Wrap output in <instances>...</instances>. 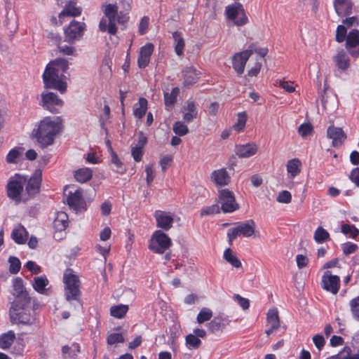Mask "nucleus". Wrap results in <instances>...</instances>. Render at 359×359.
Segmentation results:
<instances>
[{
  "label": "nucleus",
  "instance_id": "1",
  "mask_svg": "<svg viewBox=\"0 0 359 359\" xmlns=\"http://www.w3.org/2000/svg\"><path fill=\"white\" fill-rule=\"evenodd\" d=\"M63 129L62 118L60 116L52 120L50 117L44 118L36 129L32 133V137L36 138L42 148L47 147L54 142L55 137Z\"/></svg>",
  "mask_w": 359,
  "mask_h": 359
},
{
  "label": "nucleus",
  "instance_id": "16",
  "mask_svg": "<svg viewBox=\"0 0 359 359\" xmlns=\"http://www.w3.org/2000/svg\"><path fill=\"white\" fill-rule=\"evenodd\" d=\"M69 206L76 212L84 210L86 209V202L82 196L81 189L76 190L74 193H70L67 198Z\"/></svg>",
  "mask_w": 359,
  "mask_h": 359
},
{
  "label": "nucleus",
  "instance_id": "45",
  "mask_svg": "<svg viewBox=\"0 0 359 359\" xmlns=\"http://www.w3.org/2000/svg\"><path fill=\"white\" fill-rule=\"evenodd\" d=\"M173 132L179 136H184L189 133L188 127L182 121H176L173 124Z\"/></svg>",
  "mask_w": 359,
  "mask_h": 359
},
{
  "label": "nucleus",
  "instance_id": "3",
  "mask_svg": "<svg viewBox=\"0 0 359 359\" xmlns=\"http://www.w3.org/2000/svg\"><path fill=\"white\" fill-rule=\"evenodd\" d=\"M64 281L65 283V296L67 301L72 299L79 302L82 306L80 301L81 291L79 290V277L72 273V270L70 269H67L64 274Z\"/></svg>",
  "mask_w": 359,
  "mask_h": 359
},
{
  "label": "nucleus",
  "instance_id": "57",
  "mask_svg": "<svg viewBox=\"0 0 359 359\" xmlns=\"http://www.w3.org/2000/svg\"><path fill=\"white\" fill-rule=\"evenodd\" d=\"M145 172L147 173V178H146L147 184L148 186H149L151 184V183L152 182V181L154 180V177H155L154 170L153 168V164L147 165L145 167Z\"/></svg>",
  "mask_w": 359,
  "mask_h": 359
},
{
  "label": "nucleus",
  "instance_id": "37",
  "mask_svg": "<svg viewBox=\"0 0 359 359\" xmlns=\"http://www.w3.org/2000/svg\"><path fill=\"white\" fill-rule=\"evenodd\" d=\"M313 238L317 243H323L330 240V233L322 226H318L314 232Z\"/></svg>",
  "mask_w": 359,
  "mask_h": 359
},
{
  "label": "nucleus",
  "instance_id": "41",
  "mask_svg": "<svg viewBox=\"0 0 359 359\" xmlns=\"http://www.w3.org/2000/svg\"><path fill=\"white\" fill-rule=\"evenodd\" d=\"M147 100L144 97L139 99V107L134 109V115L138 118H142L146 114L147 110Z\"/></svg>",
  "mask_w": 359,
  "mask_h": 359
},
{
  "label": "nucleus",
  "instance_id": "50",
  "mask_svg": "<svg viewBox=\"0 0 359 359\" xmlns=\"http://www.w3.org/2000/svg\"><path fill=\"white\" fill-rule=\"evenodd\" d=\"M10 263L9 271L12 274H16L19 272L21 266V263L18 258L11 257L8 259Z\"/></svg>",
  "mask_w": 359,
  "mask_h": 359
},
{
  "label": "nucleus",
  "instance_id": "53",
  "mask_svg": "<svg viewBox=\"0 0 359 359\" xmlns=\"http://www.w3.org/2000/svg\"><path fill=\"white\" fill-rule=\"evenodd\" d=\"M358 248V246L351 242H346L341 245V249L344 255H348L355 252Z\"/></svg>",
  "mask_w": 359,
  "mask_h": 359
},
{
  "label": "nucleus",
  "instance_id": "24",
  "mask_svg": "<svg viewBox=\"0 0 359 359\" xmlns=\"http://www.w3.org/2000/svg\"><path fill=\"white\" fill-rule=\"evenodd\" d=\"M76 0H70L68 1L65 5V8L59 14L60 20L66 16L76 17L80 15L81 8L80 7H76Z\"/></svg>",
  "mask_w": 359,
  "mask_h": 359
},
{
  "label": "nucleus",
  "instance_id": "9",
  "mask_svg": "<svg viewBox=\"0 0 359 359\" xmlns=\"http://www.w3.org/2000/svg\"><path fill=\"white\" fill-rule=\"evenodd\" d=\"M86 29L84 22L72 20L69 26L65 29V41L73 43L75 41L80 39Z\"/></svg>",
  "mask_w": 359,
  "mask_h": 359
},
{
  "label": "nucleus",
  "instance_id": "11",
  "mask_svg": "<svg viewBox=\"0 0 359 359\" xmlns=\"http://www.w3.org/2000/svg\"><path fill=\"white\" fill-rule=\"evenodd\" d=\"M41 101L40 104L51 113H58L57 107H62L63 102L53 93H43L41 95Z\"/></svg>",
  "mask_w": 359,
  "mask_h": 359
},
{
  "label": "nucleus",
  "instance_id": "59",
  "mask_svg": "<svg viewBox=\"0 0 359 359\" xmlns=\"http://www.w3.org/2000/svg\"><path fill=\"white\" fill-rule=\"evenodd\" d=\"M131 154L136 162H139L141 161L142 155H143V148L140 147H133L131 149Z\"/></svg>",
  "mask_w": 359,
  "mask_h": 359
},
{
  "label": "nucleus",
  "instance_id": "64",
  "mask_svg": "<svg viewBox=\"0 0 359 359\" xmlns=\"http://www.w3.org/2000/svg\"><path fill=\"white\" fill-rule=\"evenodd\" d=\"M351 180L359 187V167L354 168L350 175Z\"/></svg>",
  "mask_w": 359,
  "mask_h": 359
},
{
  "label": "nucleus",
  "instance_id": "36",
  "mask_svg": "<svg viewBox=\"0 0 359 359\" xmlns=\"http://www.w3.org/2000/svg\"><path fill=\"white\" fill-rule=\"evenodd\" d=\"M74 177L79 182H86L92 178V170L87 168L79 169L75 172Z\"/></svg>",
  "mask_w": 359,
  "mask_h": 359
},
{
  "label": "nucleus",
  "instance_id": "31",
  "mask_svg": "<svg viewBox=\"0 0 359 359\" xmlns=\"http://www.w3.org/2000/svg\"><path fill=\"white\" fill-rule=\"evenodd\" d=\"M68 225V215L64 212H60L53 222L54 228L57 231L65 230Z\"/></svg>",
  "mask_w": 359,
  "mask_h": 359
},
{
  "label": "nucleus",
  "instance_id": "26",
  "mask_svg": "<svg viewBox=\"0 0 359 359\" xmlns=\"http://www.w3.org/2000/svg\"><path fill=\"white\" fill-rule=\"evenodd\" d=\"M334 61L336 66L342 70L347 69L350 66L349 57L343 49H340L337 51V55L334 57Z\"/></svg>",
  "mask_w": 359,
  "mask_h": 359
},
{
  "label": "nucleus",
  "instance_id": "52",
  "mask_svg": "<svg viewBox=\"0 0 359 359\" xmlns=\"http://www.w3.org/2000/svg\"><path fill=\"white\" fill-rule=\"evenodd\" d=\"M125 339L122 334L120 333H112L110 334L107 339V342L109 345H114L116 343H123Z\"/></svg>",
  "mask_w": 359,
  "mask_h": 359
},
{
  "label": "nucleus",
  "instance_id": "56",
  "mask_svg": "<svg viewBox=\"0 0 359 359\" xmlns=\"http://www.w3.org/2000/svg\"><path fill=\"white\" fill-rule=\"evenodd\" d=\"M343 25H344L346 28L351 27L353 26H358L359 25V18L357 16H352L346 18L342 20Z\"/></svg>",
  "mask_w": 359,
  "mask_h": 359
},
{
  "label": "nucleus",
  "instance_id": "62",
  "mask_svg": "<svg viewBox=\"0 0 359 359\" xmlns=\"http://www.w3.org/2000/svg\"><path fill=\"white\" fill-rule=\"evenodd\" d=\"M297 265L299 269L306 267L309 263V259L303 255H297L296 257Z\"/></svg>",
  "mask_w": 359,
  "mask_h": 359
},
{
  "label": "nucleus",
  "instance_id": "13",
  "mask_svg": "<svg viewBox=\"0 0 359 359\" xmlns=\"http://www.w3.org/2000/svg\"><path fill=\"white\" fill-rule=\"evenodd\" d=\"M321 286L324 290L336 294L339 290L340 278L337 275H332L330 271H327L322 277Z\"/></svg>",
  "mask_w": 359,
  "mask_h": 359
},
{
  "label": "nucleus",
  "instance_id": "12",
  "mask_svg": "<svg viewBox=\"0 0 359 359\" xmlns=\"http://www.w3.org/2000/svg\"><path fill=\"white\" fill-rule=\"evenodd\" d=\"M226 13L228 18L234 21L238 26L245 24V11L241 4L235 3L226 7Z\"/></svg>",
  "mask_w": 359,
  "mask_h": 359
},
{
  "label": "nucleus",
  "instance_id": "15",
  "mask_svg": "<svg viewBox=\"0 0 359 359\" xmlns=\"http://www.w3.org/2000/svg\"><path fill=\"white\" fill-rule=\"evenodd\" d=\"M327 136L332 140V146L338 147L341 146L346 139V135L341 128L333 126H330L327 130Z\"/></svg>",
  "mask_w": 359,
  "mask_h": 359
},
{
  "label": "nucleus",
  "instance_id": "17",
  "mask_svg": "<svg viewBox=\"0 0 359 359\" xmlns=\"http://www.w3.org/2000/svg\"><path fill=\"white\" fill-rule=\"evenodd\" d=\"M333 6L338 16L345 17L352 13L353 4L351 0H333Z\"/></svg>",
  "mask_w": 359,
  "mask_h": 359
},
{
  "label": "nucleus",
  "instance_id": "35",
  "mask_svg": "<svg viewBox=\"0 0 359 359\" xmlns=\"http://www.w3.org/2000/svg\"><path fill=\"white\" fill-rule=\"evenodd\" d=\"M172 37L175 43V50L177 55L179 56L182 55L185 43L182 34L179 32H175L172 33Z\"/></svg>",
  "mask_w": 359,
  "mask_h": 359
},
{
  "label": "nucleus",
  "instance_id": "5",
  "mask_svg": "<svg viewBox=\"0 0 359 359\" xmlns=\"http://www.w3.org/2000/svg\"><path fill=\"white\" fill-rule=\"evenodd\" d=\"M65 76L62 74H58L46 66L43 75V80L46 88H53L63 93L67 90V83L63 81Z\"/></svg>",
  "mask_w": 359,
  "mask_h": 359
},
{
  "label": "nucleus",
  "instance_id": "25",
  "mask_svg": "<svg viewBox=\"0 0 359 359\" xmlns=\"http://www.w3.org/2000/svg\"><path fill=\"white\" fill-rule=\"evenodd\" d=\"M184 77V86L189 88L196 83L198 79L199 74L194 67H189L184 69L182 72Z\"/></svg>",
  "mask_w": 359,
  "mask_h": 359
},
{
  "label": "nucleus",
  "instance_id": "6",
  "mask_svg": "<svg viewBox=\"0 0 359 359\" xmlns=\"http://www.w3.org/2000/svg\"><path fill=\"white\" fill-rule=\"evenodd\" d=\"M172 245L169 236L161 230L156 231L152 235L149 248L155 253L163 254Z\"/></svg>",
  "mask_w": 359,
  "mask_h": 359
},
{
  "label": "nucleus",
  "instance_id": "44",
  "mask_svg": "<svg viewBox=\"0 0 359 359\" xmlns=\"http://www.w3.org/2000/svg\"><path fill=\"white\" fill-rule=\"evenodd\" d=\"M212 317V311L208 308H203L197 316V323L202 324Z\"/></svg>",
  "mask_w": 359,
  "mask_h": 359
},
{
  "label": "nucleus",
  "instance_id": "7",
  "mask_svg": "<svg viewBox=\"0 0 359 359\" xmlns=\"http://www.w3.org/2000/svg\"><path fill=\"white\" fill-rule=\"evenodd\" d=\"M27 181V178L25 176L19 174H16L14 177H11L7 184V195L8 198L17 203H20L24 184Z\"/></svg>",
  "mask_w": 359,
  "mask_h": 359
},
{
  "label": "nucleus",
  "instance_id": "29",
  "mask_svg": "<svg viewBox=\"0 0 359 359\" xmlns=\"http://www.w3.org/2000/svg\"><path fill=\"white\" fill-rule=\"evenodd\" d=\"M240 236H247V224L238 225L235 228L230 229L228 231L227 236L229 238V245L232 244V241L233 239Z\"/></svg>",
  "mask_w": 359,
  "mask_h": 359
},
{
  "label": "nucleus",
  "instance_id": "42",
  "mask_svg": "<svg viewBox=\"0 0 359 359\" xmlns=\"http://www.w3.org/2000/svg\"><path fill=\"white\" fill-rule=\"evenodd\" d=\"M23 148L17 147L11 149L6 156V161L8 163H16L18 159L22 156Z\"/></svg>",
  "mask_w": 359,
  "mask_h": 359
},
{
  "label": "nucleus",
  "instance_id": "4",
  "mask_svg": "<svg viewBox=\"0 0 359 359\" xmlns=\"http://www.w3.org/2000/svg\"><path fill=\"white\" fill-rule=\"evenodd\" d=\"M105 18H102L99 24V28L102 32L107 30L111 34L117 32L116 25V16L118 14V6L116 4H107L103 10Z\"/></svg>",
  "mask_w": 359,
  "mask_h": 359
},
{
  "label": "nucleus",
  "instance_id": "40",
  "mask_svg": "<svg viewBox=\"0 0 359 359\" xmlns=\"http://www.w3.org/2000/svg\"><path fill=\"white\" fill-rule=\"evenodd\" d=\"M224 258L234 267L239 268L241 266V261L233 254L231 248H227L224 251Z\"/></svg>",
  "mask_w": 359,
  "mask_h": 359
},
{
  "label": "nucleus",
  "instance_id": "34",
  "mask_svg": "<svg viewBox=\"0 0 359 359\" xmlns=\"http://www.w3.org/2000/svg\"><path fill=\"white\" fill-rule=\"evenodd\" d=\"M249 60L250 63L249 65L250 68L248 69V77H256L260 72L264 60H257L254 57H252Z\"/></svg>",
  "mask_w": 359,
  "mask_h": 359
},
{
  "label": "nucleus",
  "instance_id": "27",
  "mask_svg": "<svg viewBox=\"0 0 359 359\" xmlns=\"http://www.w3.org/2000/svg\"><path fill=\"white\" fill-rule=\"evenodd\" d=\"M48 283L49 281L46 276H38L34 278L32 286L39 293L47 295L50 292V289L46 288Z\"/></svg>",
  "mask_w": 359,
  "mask_h": 359
},
{
  "label": "nucleus",
  "instance_id": "30",
  "mask_svg": "<svg viewBox=\"0 0 359 359\" xmlns=\"http://www.w3.org/2000/svg\"><path fill=\"white\" fill-rule=\"evenodd\" d=\"M47 66L50 67L53 71L58 72V74H63L68 69V62L65 59L57 58L50 61Z\"/></svg>",
  "mask_w": 359,
  "mask_h": 359
},
{
  "label": "nucleus",
  "instance_id": "61",
  "mask_svg": "<svg viewBox=\"0 0 359 359\" xmlns=\"http://www.w3.org/2000/svg\"><path fill=\"white\" fill-rule=\"evenodd\" d=\"M154 47L152 43H147L141 48L140 53L150 59L151 55L154 51Z\"/></svg>",
  "mask_w": 359,
  "mask_h": 359
},
{
  "label": "nucleus",
  "instance_id": "18",
  "mask_svg": "<svg viewBox=\"0 0 359 359\" xmlns=\"http://www.w3.org/2000/svg\"><path fill=\"white\" fill-rule=\"evenodd\" d=\"M26 191L30 196H33L39 191L41 182V171L38 170L34 175L27 181Z\"/></svg>",
  "mask_w": 359,
  "mask_h": 359
},
{
  "label": "nucleus",
  "instance_id": "33",
  "mask_svg": "<svg viewBox=\"0 0 359 359\" xmlns=\"http://www.w3.org/2000/svg\"><path fill=\"white\" fill-rule=\"evenodd\" d=\"M15 334L13 331H8L0 336V348L8 349L14 342Z\"/></svg>",
  "mask_w": 359,
  "mask_h": 359
},
{
  "label": "nucleus",
  "instance_id": "23",
  "mask_svg": "<svg viewBox=\"0 0 359 359\" xmlns=\"http://www.w3.org/2000/svg\"><path fill=\"white\" fill-rule=\"evenodd\" d=\"M268 53L267 47H259L256 43H251L248 46V60L254 57L257 60H264Z\"/></svg>",
  "mask_w": 359,
  "mask_h": 359
},
{
  "label": "nucleus",
  "instance_id": "47",
  "mask_svg": "<svg viewBox=\"0 0 359 359\" xmlns=\"http://www.w3.org/2000/svg\"><path fill=\"white\" fill-rule=\"evenodd\" d=\"M341 231L346 235L350 233L353 238H355L359 235V230L354 225L344 224L341 226Z\"/></svg>",
  "mask_w": 359,
  "mask_h": 359
},
{
  "label": "nucleus",
  "instance_id": "54",
  "mask_svg": "<svg viewBox=\"0 0 359 359\" xmlns=\"http://www.w3.org/2000/svg\"><path fill=\"white\" fill-rule=\"evenodd\" d=\"M220 212V208L219 205L214 204L211 206L206 207L201 210V216L203 217L205 215H212V214H217Z\"/></svg>",
  "mask_w": 359,
  "mask_h": 359
},
{
  "label": "nucleus",
  "instance_id": "60",
  "mask_svg": "<svg viewBox=\"0 0 359 359\" xmlns=\"http://www.w3.org/2000/svg\"><path fill=\"white\" fill-rule=\"evenodd\" d=\"M259 231L256 230V225L253 220H248V237H259Z\"/></svg>",
  "mask_w": 359,
  "mask_h": 359
},
{
  "label": "nucleus",
  "instance_id": "63",
  "mask_svg": "<svg viewBox=\"0 0 359 359\" xmlns=\"http://www.w3.org/2000/svg\"><path fill=\"white\" fill-rule=\"evenodd\" d=\"M172 158L170 155H165L161 157L160 160V165L161 167L163 172H165L167 170V166L171 163Z\"/></svg>",
  "mask_w": 359,
  "mask_h": 359
},
{
  "label": "nucleus",
  "instance_id": "20",
  "mask_svg": "<svg viewBox=\"0 0 359 359\" xmlns=\"http://www.w3.org/2000/svg\"><path fill=\"white\" fill-rule=\"evenodd\" d=\"M247 62V50L236 53L232 58L233 68L236 72L241 75L244 72Z\"/></svg>",
  "mask_w": 359,
  "mask_h": 359
},
{
  "label": "nucleus",
  "instance_id": "55",
  "mask_svg": "<svg viewBox=\"0 0 359 359\" xmlns=\"http://www.w3.org/2000/svg\"><path fill=\"white\" fill-rule=\"evenodd\" d=\"M276 200L281 203H290L292 200V195L290 191L284 190L279 192Z\"/></svg>",
  "mask_w": 359,
  "mask_h": 359
},
{
  "label": "nucleus",
  "instance_id": "49",
  "mask_svg": "<svg viewBox=\"0 0 359 359\" xmlns=\"http://www.w3.org/2000/svg\"><path fill=\"white\" fill-rule=\"evenodd\" d=\"M247 117L245 112L239 113L238 115L237 123L233 126V128L237 132L243 130L245 126Z\"/></svg>",
  "mask_w": 359,
  "mask_h": 359
},
{
  "label": "nucleus",
  "instance_id": "14",
  "mask_svg": "<svg viewBox=\"0 0 359 359\" xmlns=\"http://www.w3.org/2000/svg\"><path fill=\"white\" fill-rule=\"evenodd\" d=\"M154 217L156 221L157 227L165 231L172 228L174 218L170 212L156 210L154 213Z\"/></svg>",
  "mask_w": 359,
  "mask_h": 359
},
{
  "label": "nucleus",
  "instance_id": "58",
  "mask_svg": "<svg viewBox=\"0 0 359 359\" xmlns=\"http://www.w3.org/2000/svg\"><path fill=\"white\" fill-rule=\"evenodd\" d=\"M313 342L316 347L320 351L325 346V340L323 335L316 334L313 337Z\"/></svg>",
  "mask_w": 359,
  "mask_h": 359
},
{
  "label": "nucleus",
  "instance_id": "46",
  "mask_svg": "<svg viewBox=\"0 0 359 359\" xmlns=\"http://www.w3.org/2000/svg\"><path fill=\"white\" fill-rule=\"evenodd\" d=\"M347 36V28L343 25H338L336 30L335 40L338 43H342L344 41H346Z\"/></svg>",
  "mask_w": 359,
  "mask_h": 359
},
{
  "label": "nucleus",
  "instance_id": "2",
  "mask_svg": "<svg viewBox=\"0 0 359 359\" xmlns=\"http://www.w3.org/2000/svg\"><path fill=\"white\" fill-rule=\"evenodd\" d=\"M14 301L9 310L11 321L13 323L27 325H33L36 320L34 308H30L31 301Z\"/></svg>",
  "mask_w": 359,
  "mask_h": 359
},
{
  "label": "nucleus",
  "instance_id": "8",
  "mask_svg": "<svg viewBox=\"0 0 359 359\" xmlns=\"http://www.w3.org/2000/svg\"><path fill=\"white\" fill-rule=\"evenodd\" d=\"M217 201L221 205L220 210L224 213L233 212L239 208L233 193L227 189L219 191Z\"/></svg>",
  "mask_w": 359,
  "mask_h": 359
},
{
  "label": "nucleus",
  "instance_id": "38",
  "mask_svg": "<svg viewBox=\"0 0 359 359\" xmlns=\"http://www.w3.org/2000/svg\"><path fill=\"white\" fill-rule=\"evenodd\" d=\"M179 93L180 89L177 87L173 88L171 93H164V101L166 107H172L175 103Z\"/></svg>",
  "mask_w": 359,
  "mask_h": 359
},
{
  "label": "nucleus",
  "instance_id": "10",
  "mask_svg": "<svg viewBox=\"0 0 359 359\" xmlns=\"http://www.w3.org/2000/svg\"><path fill=\"white\" fill-rule=\"evenodd\" d=\"M345 48L352 57H359V29H353L348 32Z\"/></svg>",
  "mask_w": 359,
  "mask_h": 359
},
{
  "label": "nucleus",
  "instance_id": "22",
  "mask_svg": "<svg viewBox=\"0 0 359 359\" xmlns=\"http://www.w3.org/2000/svg\"><path fill=\"white\" fill-rule=\"evenodd\" d=\"M211 180L217 186H226L230 182L231 177L225 169L215 170L211 174Z\"/></svg>",
  "mask_w": 359,
  "mask_h": 359
},
{
  "label": "nucleus",
  "instance_id": "39",
  "mask_svg": "<svg viewBox=\"0 0 359 359\" xmlns=\"http://www.w3.org/2000/svg\"><path fill=\"white\" fill-rule=\"evenodd\" d=\"M128 311V306L124 304H119L111 307L110 313L112 316L116 318H123Z\"/></svg>",
  "mask_w": 359,
  "mask_h": 359
},
{
  "label": "nucleus",
  "instance_id": "19",
  "mask_svg": "<svg viewBox=\"0 0 359 359\" xmlns=\"http://www.w3.org/2000/svg\"><path fill=\"white\" fill-rule=\"evenodd\" d=\"M267 325L269 327L266 330V334L269 336L273 331L280 327V320L277 309H270L267 313Z\"/></svg>",
  "mask_w": 359,
  "mask_h": 359
},
{
  "label": "nucleus",
  "instance_id": "32",
  "mask_svg": "<svg viewBox=\"0 0 359 359\" xmlns=\"http://www.w3.org/2000/svg\"><path fill=\"white\" fill-rule=\"evenodd\" d=\"M27 236L28 233L22 226L13 229L11 233L12 238L18 244H24L27 239Z\"/></svg>",
  "mask_w": 359,
  "mask_h": 359
},
{
  "label": "nucleus",
  "instance_id": "21",
  "mask_svg": "<svg viewBox=\"0 0 359 359\" xmlns=\"http://www.w3.org/2000/svg\"><path fill=\"white\" fill-rule=\"evenodd\" d=\"M13 289L14 295L15 296V301L24 302L25 300L31 301V298L28 294V292L24 287L22 279L20 278H16L13 281Z\"/></svg>",
  "mask_w": 359,
  "mask_h": 359
},
{
  "label": "nucleus",
  "instance_id": "28",
  "mask_svg": "<svg viewBox=\"0 0 359 359\" xmlns=\"http://www.w3.org/2000/svg\"><path fill=\"white\" fill-rule=\"evenodd\" d=\"M302 162L299 158L289 160L286 168L288 175L291 178L295 177L301 172Z\"/></svg>",
  "mask_w": 359,
  "mask_h": 359
},
{
  "label": "nucleus",
  "instance_id": "43",
  "mask_svg": "<svg viewBox=\"0 0 359 359\" xmlns=\"http://www.w3.org/2000/svg\"><path fill=\"white\" fill-rule=\"evenodd\" d=\"M208 327L210 332L216 333L222 330L224 327V324L222 323V319L215 318L208 324Z\"/></svg>",
  "mask_w": 359,
  "mask_h": 359
},
{
  "label": "nucleus",
  "instance_id": "48",
  "mask_svg": "<svg viewBox=\"0 0 359 359\" xmlns=\"http://www.w3.org/2000/svg\"><path fill=\"white\" fill-rule=\"evenodd\" d=\"M313 126L309 123L301 124L298 128V133L303 138H306L312 133Z\"/></svg>",
  "mask_w": 359,
  "mask_h": 359
},
{
  "label": "nucleus",
  "instance_id": "51",
  "mask_svg": "<svg viewBox=\"0 0 359 359\" xmlns=\"http://www.w3.org/2000/svg\"><path fill=\"white\" fill-rule=\"evenodd\" d=\"M186 343L189 348H198L201 344V341L195 334H189L186 337Z\"/></svg>",
  "mask_w": 359,
  "mask_h": 359
}]
</instances>
